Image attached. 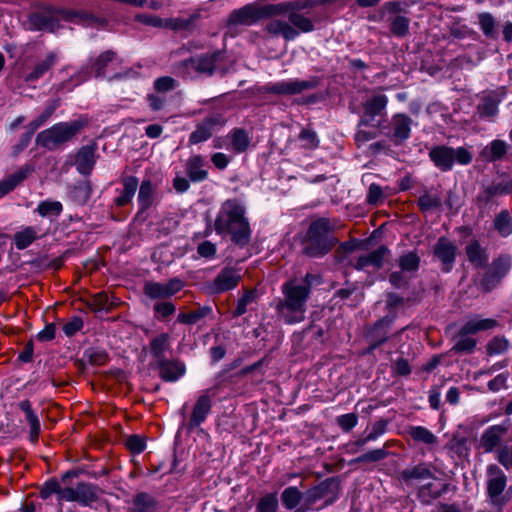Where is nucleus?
<instances>
[{
  "mask_svg": "<svg viewBox=\"0 0 512 512\" xmlns=\"http://www.w3.org/2000/svg\"><path fill=\"white\" fill-rule=\"evenodd\" d=\"M265 31L272 36H281L285 40L295 39L299 32L308 33L314 30L312 20L300 13L298 5L279 3L266 5Z\"/></svg>",
  "mask_w": 512,
  "mask_h": 512,
  "instance_id": "1",
  "label": "nucleus"
},
{
  "mask_svg": "<svg viewBox=\"0 0 512 512\" xmlns=\"http://www.w3.org/2000/svg\"><path fill=\"white\" fill-rule=\"evenodd\" d=\"M245 207L237 200L225 201L217 214L214 227L218 234H229L231 240L244 247L250 242L251 228Z\"/></svg>",
  "mask_w": 512,
  "mask_h": 512,
  "instance_id": "2",
  "label": "nucleus"
},
{
  "mask_svg": "<svg viewBox=\"0 0 512 512\" xmlns=\"http://www.w3.org/2000/svg\"><path fill=\"white\" fill-rule=\"evenodd\" d=\"M309 285V282L298 284L296 281L283 284L284 299L278 303L277 310L286 323L293 324L304 320L306 302L310 293Z\"/></svg>",
  "mask_w": 512,
  "mask_h": 512,
  "instance_id": "3",
  "label": "nucleus"
},
{
  "mask_svg": "<svg viewBox=\"0 0 512 512\" xmlns=\"http://www.w3.org/2000/svg\"><path fill=\"white\" fill-rule=\"evenodd\" d=\"M60 20L90 26L103 23L102 20L88 12L55 8H49L42 12L32 14L29 17L28 23L29 28L32 30L54 31L57 27V22Z\"/></svg>",
  "mask_w": 512,
  "mask_h": 512,
  "instance_id": "4",
  "label": "nucleus"
},
{
  "mask_svg": "<svg viewBox=\"0 0 512 512\" xmlns=\"http://www.w3.org/2000/svg\"><path fill=\"white\" fill-rule=\"evenodd\" d=\"M333 230L334 226L328 219L321 218L312 222L304 242V254L313 258L327 254L337 243Z\"/></svg>",
  "mask_w": 512,
  "mask_h": 512,
  "instance_id": "5",
  "label": "nucleus"
},
{
  "mask_svg": "<svg viewBox=\"0 0 512 512\" xmlns=\"http://www.w3.org/2000/svg\"><path fill=\"white\" fill-rule=\"evenodd\" d=\"M84 123L79 120L60 122L43 130L36 137L37 145L53 150L63 143L70 141L83 128Z\"/></svg>",
  "mask_w": 512,
  "mask_h": 512,
  "instance_id": "6",
  "label": "nucleus"
},
{
  "mask_svg": "<svg viewBox=\"0 0 512 512\" xmlns=\"http://www.w3.org/2000/svg\"><path fill=\"white\" fill-rule=\"evenodd\" d=\"M224 57L225 54L220 50L190 57L182 62L183 73L186 76H191L193 73L211 76L222 69L221 63Z\"/></svg>",
  "mask_w": 512,
  "mask_h": 512,
  "instance_id": "7",
  "label": "nucleus"
},
{
  "mask_svg": "<svg viewBox=\"0 0 512 512\" xmlns=\"http://www.w3.org/2000/svg\"><path fill=\"white\" fill-rule=\"evenodd\" d=\"M429 156L435 166L442 171L451 170L455 162L467 165L472 160L471 154L462 147L453 149L447 146H436L430 150Z\"/></svg>",
  "mask_w": 512,
  "mask_h": 512,
  "instance_id": "8",
  "label": "nucleus"
},
{
  "mask_svg": "<svg viewBox=\"0 0 512 512\" xmlns=\"http://www.w3.org/2000/svg\"><path fill=\"white\" fill-rule=\"evenodd\" d=\"M103 490L90 482H79L74 487H65L61 492V500L77 502L82 506L92 507L100 501Z\"/></svg>",
  "mask_w": 512,
  "mask_h": 512,
  "instance_id": "9",
  "label": "nucleus"
},
{
  "mask_svg": "<svg viewBox=\"0 0 512 512\" xmlns=\"http://www.w3.org/2000/svg\"><path fill=\"white\" fill-rule=\"evenodd\" d=\"M266 5L252 3L233 10L228 18L229 26H251L265 18Z\"/></svg>",
  "mask_w": 512,
  "mask_h": 512,
  "instance_id": "10",
  "label": "nucleus"
},
{
  "mask_svg": "<svg viewBox=\"0 0 512 512\" xmlns=\"http://www.w3.org/2000/svg\"><path fill=\"white\" fill-rule=\"evenodd\" d=\"M316 79L299 80L289 79L275 83H269L265 86V91L268 93L279 95H295L303 91L311 90L317 86Z\"/></svg>",
  "mask_w": 512,
  "mask_h": 512,
  "instance_id": "11",
  "label": "nucleus"
},
{
  "mask_svg": "<svg viewBox=\"0 0 512 512\" xmlns=\"http://www.w3.org/2000/svg\"><path fill=\"white\" fill-rule=\"evenodd\" d=\"M512 265L511 257L508 255H500L493 260L489 270L485 273L482 284L487 290L493 288L500 280L509 272Z\"/></svg>",
  "mask_w": 512,
  "mask_h": 512,
  "instance_id": "12",
  "label": "nucleus"
},
{
  "mask_svg": "<svg viewBox=\"0 0 512 512\" xmlns=\"http://www.w3.org/2000/svg\"><path fill=\"white\" fill-rule=\"evenodd\" d=\"M184 287V282L178 278H173L166 283L147 282L144 285V293L152 299L169 298L175 295Z\"/></svg>",
  "mask_w": 512,
  "mask_h": 512,
  "instance_id": "13",
  "label": "nucleus"
},
{
  "mask_svg": "<svg viewBox=\"0 0 512 512\" xmlns=\"http://www.w3.org/2000/svg\"><path fill=\"white\" fill-rule=\"evenodd\" d=\"M226 120L220 114H215L205 118L196 129L190 134L189 143L198 144L209 139L214 130L218 127L224 126Z\"/></svg>",
  "mask_w": 512,
  "mask_h": 512,
  "instance_id": "14",
  "label": "nucleus"
},
{
  "mask_svg": "<svg viewBox=\"0 0 512 512\" xmlns=\"http://www.w3.org/2000/svg\"><path fill=\"white\" fill-rule=\"evenodd\" d=\"M241 280V274L237 269L224 268L215 277L209 288L213 293H223L234 289Z\"/></svg>",
  "mask_w": 512,
  "mask_h": 512,
  "instance_id": "15",
  "label": "nucleus"
},
{
  "mask_svg": "<svg viewBox=\"0 0 512 512\" xmlns=\"http://www.w3.org/2000/svg\"><path fill=\"white\" fill-rule=\"evenodd\" d=\"M456 253V245L445 237L439 238L434 246V255L442 263L444 272H449L452 269Z\"/></svg>",
  "mask_w": 512,
  "mask_h": 512,
  "instance_id": "16",
  "label": "nucleus"
},
{
  "mask_svg": "<svg viewBox=\"0 0 512 512\" xmlns=\"http://www.w3.org/2000/svg\"><path fill=\"white\" fill-rule=\"evenodd\" d=\"M508 431V427L503 424L492 425L486 428L479 439V448L484 452H492L498 447Z\"/></svg>",
  "mask_w": 512,
  "mask_h": 512,
  "instance_id": "17",
  "label": "nucleus"
},
{
  "mask_svg": "<svg viewBox=\"0 0 512 512\" xmlns=\"http://www.w3.org/2000/svg\"><path fill=\"white\" fill-rule=\"evenodd\" d=\"M389 252L387 247L380 246L369 253L360 255L353 266L357 270H367L369 268L378 270L383 266L384 259L389 255Z\"/></svg>",
  "mask_w": 512,
  "mask_h": 512,
  "instance_id": "18",
  "label": "nucleus"
},
{
  "mask_svg": "<svg viewBox=\"0 0 512 512\" xmlns=\"http://www.w3.org/2000/svg\"><path fill=\"white\" fill-rule=\"evenodd\" d=\"M388 98L384 94L374 95L363 104V116L360 119L359 126H368L375 116L385 110Z\"/></svg>",
  "mask_w": 512,
  "mask_h": 512,
  "instance_id": "19",
  "label": "nucleus"
},
{
  "mask_svg": "<svg viewBox=\"0 0 512 512\" xmlns=\"http://www.w3.org/2000/svg\"><path fill=\"white\" fill-rule=\"evenodd\" d=\"M412 119L405 114H395L391 118V138L395 143H402L410 137Z\"/></svg>",
  "mask_w": 512,
  "mask_h": 512,
  "instance_id": "20",
  "label": "nucleus"
},
{
  "mask_svg": "<svg viewBox=\"0 0 512 512\" xmlns=\"http://www.w3.org/2000/svg\"><path fill=\"white\" fill-rule=\"evenodd\" d=\"M159 376L167 382H175L180 379L186 371L185 365L178 360L160 359L157 362Z\"/></svg>",
  "mask_w": 512,
  "mask_h": 512,
  "instance_id": "21",
  "label": "nucleus"
},
{
  "mask_svg": "<svg viewBox=\"0 0 512 512\" xmlns=\"http://www.w3.org/2000/svg\"><path fill=\"white\" fill-rule=\"evenodd\" d=\"M512 192V180L493 182L484 187L477 196V202L488 204L494 197L506 195Z\"/></svg>",
  "mask_w": 512,
  "mask_h": 512,
  "instance_id": "22",
  "label": "nucleus"
},
{
  "mask_svg": "<svg viewBox=\"0 0 512 512\" xmlns=\"http://www.w3.org/2000/svg\"><path fill=\"white\" fill-rule=\"evenodd\" d=\"M462 327V334H476L482 331L494 330L499 327V322L493 318H481L479 315H474L468 318Z\"/></svg>",
  "mask_w": 512,
  "mask_h": 512,
  "instance_id": "23",
  "label": "nucleus"
},
{
  "mask_svg": "<svg viewBox=\"0 0 512 512\" xmlns=\"http://www.w3.org/2000/svg\"><path fill=\"white\" fill-rule=\"evenodd\" d=\"M487 488L490 497H498L506 487V476L504 472L496 465L492 464L487 467Z\"/></svg>",
  "mask_w": 512,
  "mask_h": 512,
  "instance_id": "24",
  "label": "nucleus"
},
{
  "mask_svg": "<svg viewBox=\"0 0 512 512\" xmlns=\"http://www.w3.org/2000/svg\"><path fill=\"white\" fill-rule=\"evenodd\" d=\"M59 55L57 52L52 51L46 54L45 58L38 61L36 65L33 67L31 72L26 74L25 81L33 82L41 78L45 73H47L58 61Z\"/></svg>",
  "mask_w": 512,
  "mask_h": 512,
  "instance_id": "25",
  "label": "nucleus"
},
{
  "mask_svg": "<svg viewBox=\"0 0 512 512\" xmlns=\"http://www.w3.org/2000/svg\"><path fill=\"white\" fill-rule=\"evenodd\" d=\"M205 160L200 155L191 156L186 163V173L192 182H202L208 178Z\"/></svg>",
  "mask_w": 512,
  "mask_h": 512,
  "instance_id": "26",
  "label": "nucleus"
},
{
  "mask_svg": "<svg viewBox=\"0 0 512 512\" xmlns=\"http://www.w3.org/2000/svg\"><path fill=\"white\" fill-rule=\"evenodd\" d=\"M211 402L208 392L199 396L191 414L190 426L196 427L206 419L211 410Z\"/></svg>",
  "mask_w": 512,
  "mask_h": 512,
  "instance_id": "27",
  "label": "nucleus"
},
{
  "mask_svg": "<svg viewBox=\"0 0 512 512\" xmlns=\"http://www.w3.org/2000/svg\"><path fill=\"white\" fill-rule=\"evenodd\" d=\"M33 171L29 165H25L17 170L15 173L9 175L0 182V194L4 195L12 191L22 181H24Z\"/></svg>",
  "mask_w": 512,
  "mask_h": 512,
  "instance_id": "28",
  "label": "nucleus"
},
{
  "mask_svg": "<svg viewBox=\"0 0 512 512\" xmlns=\"http://www.w3.org/2000/svg\"><path fill=\"white\" fill-rule=\"evenodd\" d=\"M401 479L407 484L413 482H424L433 479L431 470L424 464H419L411 468H407L401 472Z\"/></svg>",
  "mask_w": 512,
  "mask_h": 512,
  "instance_id": "29",
  "label": "nucleus"
},
{
  "mask_svg": "<svg viewBox=\"0 0 512 512\" xmlns=\"http://www.w3.org/2000/svg\"><path fill=\"white\" fill-rule=\"evenodd\" d=\"M501 96L494 91L485 94L481 103L478 105V113L481 117H494L498 113V105L501 102Z\"/></svg>",
  "mask_w": 512,
  "mask_h": 512,
  "instance_id": "30",
  "label": "nucleus"
},
{
  "mask_svg": "<svg viewBox=\"0 0 512 512\" xmlns=\"http://www.w3.org/2000/svg\"><path fill=\"white\" fill-rule=\"evenodd\" d=\"M95 164V149L91 146L82 147L77 155L75 165L81 174H89Z\"/></svg>",
  "mask_w": 512,
  "mask_h": 512,
  "instance_id": "31",
  "label": "nucleus"
},
{
  "mask_svg": "<svg viewBox=\"0 0 512 512\" xmlns=\"http://www.w3.org/2000/svg\"><path fill=\"white\" fill-rule=\"evenodd\" d=\"M228 138L230 140L231 149L235 153H243L250 146L251 139L244 129L235 128L231 130L228 134Z\"/></svg>",
  "mask_w": 512,
  "mask_h": 512,
  "instance_id": "32",
  "label": "nucleus"
},
{
  "mask_svg": "<svg viewBox=\"0 0 512 512\" xmlns=\"http://www.w3.org/2000/svg\"><path fill=\"white\" fill-rule=\"evenodd\" d=\"M469 262L475 267H482L488 261V255L478 241L473 240L465 248Z\"/></svg>",
  "mask_w": 512,
  "mask_h": 512,
  "instance_id": "33",
  "label": "nucleus"
},
{
  "mask_svg": "<svg viewBox=\"0 0 512 512\" xmlns=\"http://www.w3.org/2000/svg\"><path fill=\"white\" fill-rule=\"evenodd\" d=\"M199 18L200 12L195 11L188 16L165 19V27L176 31L189 30L194 27V24Z\"/></svg>",
  "mask_w": 512,
  "mask_h": 512,
  "instance_id": "34",
  "label": "nucleus"
},
{
  "mask_svg": "<svg viewBox=\"0 0 512 512\" xmlns=\"http://www.w3.org/2000/svg\"><path fill=\"white\" fill-rule=\"evenodd\" d=\"M407 433L417 443H423L427 446H434L437 444V437L427 428L423 426H410Z\"/></svg>",
  "mask_w": 512,
  "mask_h": 512,
  "instance_id": "35",
  "label": "nucleus"
},
{
  "mask_svg": "<svg viewBox=\"0 0 512 512\" xmlns=\"http://www.w3.org/2000/svg\"><path fill=\"white\" fill-rule=\"evenodd\" d=\"M510 341L502 335L492 337L485 345L486 354L490 357L505 354L510 349Z\"/></svg>",
  "mask_w": 512,
  "mask_h": 512,
  "instance_id": "36",
  "label": "nucleus"
},
{
  "mask_svg": "<svg viewBox=\"0 0 512 512\" xmlns=\"http://www.w3.org/2000/svg\"><path fill=\"white\" fill-rule=\"evenodd\" d=\"M330 489V483L328 481L322 482L319 485L311 488L305 495V502L301 507V510H308L318 500L324 498Z\"/></svg>",
  "mask_w": 512,
  "mask_h": 512,
  "instance_id": "37",
  "label": "nucleus"
},
{
  "mask_svg": "<svg viewBox=\"0 0 512 512\" xmlns=\"http://www.w3.org/2000/svg\"><path fill=\"white\" fill-rule=\"evenodd\" d=\"M138 187V180L135 177H128L123 182V190L121 194L115 199L117 206H125L128 204Z\"/></svg>",
  "mask_w": 512,
  "mask_h": 512,
  "instance_id": "38",
  "label": "nucleus"
},
{
  "mask_svg": "<svg viewBox=\"0 0 512 512\" xmlns=\"http://www.w3.org/2000/svg\"><path fill=\"white\" fill-rule=\"evenodd\" d=\"M507 152V144L503 140H493L482 152L483 157L488 161L501 159Z\"/></svg>",
  "mask_w": 512,
  "mask_h": 512,
  "instance_id": "39",
  "label": "nucleus"
},
{
  "mask_svg": "<svg viewBox=\"0 0 512 512\" xmlns=\"http://www.w3.org/2000/svg\"><path fill=\"white\" fill-rule=\"evenodd\" d=\"M37 238V231L28 226L14 234V243L17 249L23 250L29 247Z\"/></svg>",
  "mask_w": 512,
  "mask_h": 512,
  "instance_id": "40",
  "label": "nucleus"
},
{
  "mask_svg": "<svg viewBox=\"0 0 512 512\" xmlns=\"http://www.w3.org/2000/svg\"><path fill=\"white\" fill-rule=\"evenodd\" d=\"M477 345L476 339L470 337V334H462V327L459 329L455 344L452 348L455 352L470 354Z\"/></svg>",
  "mask_w": 512,
  "mask_h": 512,
  "instance_id": "41",
  "label": "nucleus"
},
{
  "mask_svg": "<svg viewBox=\"0 0 512 512\" xmlns=\"http://www.w3.org/2000/svg\"><path fill=\"white\" fill-rule=\"evenodd\" d=\"M444 491V485H436L433 482H429L420 487L418 497L423 503H430L432 500L438 498Z\"/></svg>",
  "mask_w": 512,
  "mask_h": 512,
  "instance_id": "42",
  "label": "nucleus"
},
{
  "mask_svg": "<svg viewBox=\"0 0 512 512\" xmlns=\"http://www.w3.org/2000/svg\"><path fill=\"white\" fill-rule=\"evenodd\" d=\"M170 337L167 333H161L150 342V351L152 355L157 359H164V353L169 348Z\"/></svg>",
  "mask_w": 512,
  "mask_h": 512,
  "instance_id": "43",
  "label": "nucleus"
},
{
  "mask_svg": "<svg viewBox=\"0 0 512 512\" xmlns=\"http://www.w3.org/2000/svg\"><path fill=\"white\" fill-rule=\"evenodd\" d=\"M155 188L150 180L143 181L138 194V202L142 210L149 208L154 199Z\"/></svg>",
  "mask_w": 512,
  "mask_h": 512,
  "instance_id": "44",
  "label": "nucleus"
},
{
  "mask_svg": "<svg viewBox=\"0 0 512 512\" xmlns=\"http://www.w3.org/2000/svg\"><path fill=\"white\" fill-rule=\"evenodd\" d=\"M494 228L503 237H507L512 234V217L507 210L501 211L495 217Z\"/></svg>",
  "mask_w": 512,
  "mask_h": 512,
  "instance_id": "45",
  "label": "nucleus"
},
{
  "mask_svg": "<svg viewBox=\"0 0 512 512\" xmlns=\"http://www.w3.org/2000/svg\"><path fill=\"white\" fill-rule=\"evenodd\" d=\"M155 501L146 493H139L133 500V506L130 512H154Z\"/></svg>",
  "mask_w": 512,
  "mask_h": 512,
  "instance_id": "46",
  "label": "nucleus"
},
{
  "mask_svg": "<svg viewBox=\"0 0 512 512\" xmlns=\"http://www.w3.org/2000/svg\"><path fill=\"white\" fill-rule=\"evenodd\" d=\"M115 58L116 54L113 51H105L96 57L91 64V69L95 72V76H102L106 67L109 63H112Z\"/></svg>",
  "mask_w": 512,
  "mask_h": 512,
  "instance_id": "47",
  "label": "nucleus"
},
{
  "mask_svg": "<svg viewBox=\"0 0 512 512\" xmlns=\"http://www.w3.org/2000/svg\"><path fill=\"white\" fill-rule=\"evenodd\" d=\"M398 264L402 272L413 273L419 268L420 258L415 252H408L399 257Z\"/></svg>",
  "mask_w": 512,
  "mask_h": 512,
  "instance_id": "48",
  "label": "nucleus"
},
{
  "mask_svg": "<svg viewBox=\"0 0 512 512\" xmlns=\"http://www.w3.org/2000/svg\"><path fill=\"white\" fill-rule=\"evenodd\" d=\"M302 493L296 487H288L281 494V500L285 508L294 509L301 501Z\"/></svg>",
  "mask_w": 512,
  "mask_h": 512,
  "instance_id": "49",
  "label": "nucleus"
},
{
  "mask_svg": "<svg viewBox=\"0 0 512 512\" xmlns=\"http://www.w3.org/2000/svg\"><path fill=\"white\" fill-rule=\"evenodd\" d=\"M278 498L276 493H268L261 497L256 505V512H277Z\"/></svg>",
  "mask_w": 512,
  "mask_h": 512,
  "instance_id": "50",
  "label": "nucleus"
},
{
  "mask_svg": "<svg viewBox=\"0 0 512 512\" xmlns=\"http://www.w3.org/2000/svg\"><path fill=\"white\" fill-rule=\"evenodd\" d=\"M387 456L388 452L385 449H374L351 460L350 464L379 462L385 459Z\"/></svg>",
  "mask_w": 512,
  "mask_h": 512,
  "instance_id": "51",
  "label": "nucleus"
},
{
  "mask_svg": "<svg viewBox=\"0 0 512 512\" xmlns=\"http://www.w3.org/2000/svg\"><path fill=\"white\" fill-rule=\"evenodd\" d=\"M62 209V204L58 201H43L38 205L37 212L42 217L58 216Z\"/></svg>",
  "mask_w": 512,
  "mask_h": 512,
  "instance_id": "52",
  "label": "nucleus"
},
{
  "mask_svg": "<svg viewBox=\"0 0 512 512\" xmlns=\"http://www.w3.org/2000/svg\"><path fill=\"white\" fill-rule=\"evenodd\" d=\"M210 310L207 307L200 308L198 310L188 312V313H180L178 315L177 320L183 324H195L202 318H204Z\"/></svg>",
  "mask_w": 512,
  "mask_h": 512,
  "instance_id": "53",
  "label": "nucleus"
},
{
  "mask_svg": "<svg viewBox=\"0 0 512 512\" xmlns=\"http://www.w3.org/2000/svg\"><path fill=\"white\" fill-rule=\"evenodd\" d=\"M418 205L422 211H428L441 205V199L436 194L425 192L418 199Z\"/></svg>",
  "mask_w": 512,
  "mask_h": 512,
  "instance_id": "54",
  "label": "nucleus"
},
{
  "mask_svg": "<svg viewBox=\"0 0 512 512\" xmlns=\"http://www.w3.org/2000/svg\"><path fill=\"white\" fill-rule=\"evenodd\" d=\"M256 300V293L253 290H248L244 293L243 297L239 299L237 306L233 312L234 317H239L246 313L247 306L254 303Z\"/></svg>",
  "mask_w": 512,
  "mask_h": 512,
  "instance_id": "55",
  "label": "nucleus"
},
{
  "mask_svg": "<svg viewBox=\"0 0 512 512\" xmlns=\"http://www.w3.org/2000/svg\"><path fill=\"white\" fill-rule=\"evenodd\" d=\"M479 25L487 37H494L495 36V20L493 16L489 13H481L479 16Z\"/></svg>",
  "mask_w": 512,
  "mask_h": 512,
  "instance_id": "56",
  "label": "nucleus"
},
{
  "mask_svg": "<svg viewBox=\"0 0 512 512\" xmlns=\"http://www.w3.org/2000/svg\"><path fill=\"white\" fill-rule=\"evenodd\" d=\"M409 29V20L401 15L395 16L391 21V31L398 37H403Z\"/></svg>",
  "mask_w": 512,
  "mask_h": 512,
  "instance_id": "57",
  "label": "nucleus"
},
{
  "mask_svg": "<svg viewBox=\"0 0 512 512\" xmlns=\"http://www.w3.org/2000/svg\"><path fill=\"white\" fill-rule=\"evenodd\" d=\"M90 305L96 311H102L110 310L113 307L114 302L110 300L108 294L101 292L92 297Z\"/></svg>",
  "mask_w": 512,
  "mask_h": 512,
  "instance_id": "58",
  "label": "nucleus"
},
{
  "mask_svg": "<svg viewBox=\"0 0 512 512\" xmlns=\"http://www.w3.org/2000/svg\"><path fill=\"white\" fill-rule=\"evenodd\" d=\"M63 490H64V488H62L57 481L53 480V481L46 482L43 485L42 489L40 490V495L43 499H47L51 495L57 494L58 500L62 501L61 500V492Z\"/></svg>",
  "mask_w": 512,
  "mask_h": 512,
  "instance_id": "59",
  "label": "nucleus"
},
{
  "mask_svg": "<svg viewBox=\"0 0 512 512\" xmlns=\"http://www.w3.org/2000/svg\"><path fill=\"white\" fill-rule=\"evenodd\" d=\"M126 446L132 453L139 454L145 449L146 443L143 437L132 435L126 439Z\"/></svg>",
  "mask_w": 512,
  "mask_h": 512,
  "instance_id": "60",
  "label": "nucleus"
},
{
  "mask_svg": "<svg viewBox=\"0 0 512 512\" xmlns=\"http://www.w3.org/2000/svg\"><path fill=\"white\" fill-rule=\"evenodd\" d=\"M176 87V81L172 77L164 76L154 81V88L159 92H168Z\"/></svg>",
  "mask_w": 512,
  "mask_h": 512,
  "instance_id": "61",
  "label": "nucleus"
},
{
  "mask_svg": "<svg viewBox=\"0 0 512 512\" xmlns=\"http://www.w3.org/2000/svg\"><path fill=\"white\" fill-rule=\"evenodd\" d=\"M358 419L357 416L354 413H348L341 415L337 418L338 425L344 430V431H350L357 425Z\"/></svg>",
  "mask_w": 512,
  "mask_h": 512,
  "instance_id": "62",
  "label": "nucleus"
},
{
  "mask_svg": "<svg viewBox=\"0 0 512 512\" xmlns=\"http://www.w3.org/2000/svg\"><path fill=\"white\" fill-rule=\"evenodd\" d=\"M383 199V191H382V188L375 184V183H372L370 186H369V190H368V194H367V202L369 204H378L380 201H382Z\"/></svg>",
  "mask_w": 512,
  "mask_h": 512,
  "instance_id": "63",
  "label": "nucleus"
},
{
  "mask_svg": "<svg viewBox=\"0 0 512 512\" xmlns=\"http://www.w3.org/2000/svg\"><path fill=\"white\" fill-rule=\"evenodd\" d=\"M498 461L506 468H512V446L504 447L498 453Z\"/></svg>",
  "mask_w": 512,
  "mask_h": 512,
  "instance_id": "64",
  "label": "nucleus"
}]
</instances>
